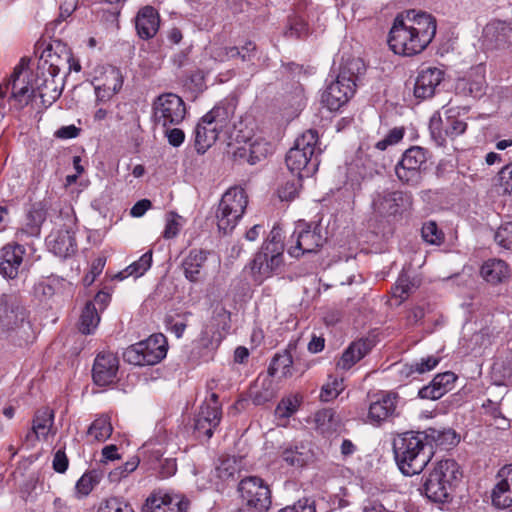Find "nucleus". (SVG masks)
<instances>
[{
  "instance_id": "nucleus-7",
  "label": "nucleus",
  "mask_w": 512,
  "mask_h": 512,
  "mask_svg": "<svg viewBox=\"0 0 512 512\" xmlns=\"http://www.w3.org/2000/svg\"><path fill=\"white\" fill-rule=\"evenodd\" d=\"M461 476L459 465L455 460L445 459L439 461L429 473L424 483L426 497L433 502H446Z\"/></svg>"
},
{
  "instance_id": "nucleus-9",
  "label": "nucleus",
  "mask_w": 512,
  "mask_h": 512,
  "mask_svg": "<svg viewBox=\"0 0 512 512\" xmlns=\"http://www.w3.org/2000/svg\"><path fill=\"white\" fill-rule=\"evenodd\" d=\"M167 350L166 337L157 333L126 348L123 358L133 365H155L166 357Z\"/></svg>"
},
{
  "instance_id": "nucleus-39",
  "label": "nucleus",
  "mask_w": 512,
  "mask_h": 512,
  "mask_svg": "<svg viewBox=\"0 0 512 512\" xmlns=\"http://www.w3.org/2000/svg\"><path fill=\"white\" fill-rule=\"evenodd\" d=\"M109 77L111 79V83L106 82L103 85L95 87L96 97L99 101H105L110 99L122 87L123 79L119 70L114 68L111 69Z\"/></svg>"
},
{
  "instance_id": "nucleus-57",
  "label": "nucleus",
  "mask_w": 512,
  "mask_h": 512,
  "mask_svg": "<svg viewBox=\"0 0 512 512\" xmlns=\"http://www.w3.org/2000/svg\"><path fill=\"white\" fill-rule=\"evenodd\" d=\"M498 182L503 193L512 195V163L500 170Z\"/></svg>"
},
{
  "instance_id": "nucleus-29",
  "label": "nucleus",
  "mask_w": 512,
  "mask_h": 512,
  "mask_svg": "<svg viewBox=\"0 0 512 512\" xmlns=\"http://www.w3.org/2000/svg\"><path fill=\"white\" fill-rule=\"evenodd\" d=\"M54 416V411L48 407H43L35 412L32 421V433L36 439H46L50 433L55 434V431H52Z\"/></svg>"
},
{
  "instance_id": "nucleus-5",
  "label": "nucleus",
  "mask_w": 512,
  "mask_h": 512,
  "mask_svg": "<svg viewBox=\"0 0 512 512\" xmlns=\"http://www.w3.org/2000/svg\"><path fill=\"white\" fill-rule=\"evenodd\" d=\"M284 244L281 229L273 227L261 249L250 263V270L255 282L262 283L271 277L283 263Z\"/></svg>"
},
{
  "instance_id": "nucleus-22",
  "label": "nucleus",
  "mask_w": 512,
  "mask_h": 512,
  "mask_svg": "<svg viewBox=\"0 0 512 512\" xmlns=\"http://www.w3.org/2000/svg\"><path fill=\"white\" fill-rule=\"evenodd\" d=\"M47 245L56 256L67 258L77 250L75 232L67 227L53 231L47 237Z\"/></svg>"
},
{
  "instance_id": "nucleus-18",
  "label": "nucleus",
  "mask_w": 512,
  "mask_h": 512,
  "mask_svg": "<svg viewBox=\"0 0 512 512\" xmlns=\"http://www.w3.org/2000/svg\"><path fill=\"white\" fill-rule=\"evenodd\" d=\"M24 246L17 242L7 243L0 249V275L4 278L15 279L23 263Z\"/></svg>"
},
{
  "instance_id": "nucleus-25",
  "label": "nucleus",
  "mask_w": 512,
  "mask_h": 512,
  "mask_svg": "<svg viewBox=\"0 0 512 512\" xmlns=\"http://www.w3.org/2000/svg\"><path fill=\"white\" fill-rule=\"evenodd\" d=\"M456 379V375L450 371L437 374L430 384L419 390L418 396L428 400L440 399L453 388Z\"/></svg>"
},
{
  "instance_id": "nucleus-45",
  "label": "nucleus",
  "mask_w": 512,
  "mask_h": 512,
  "mask_svg": "<svg viewBox=\"0 0 512 512\" xmlns=\"http://www.w3.org/2000/svg\"><path fill=\"white\" fill-rule=\"evenodd\" d=\"M343 378L329 377V381L322 386L320 399L329 402L335 399L344 390Z\"/></svg>"
},
{
  "instance_id": "nucleus-24",
  "label": "nucleus",
  "mask_w": 512,
  "mask_h": 512,
  "mask_svg": "<svg viewBox=\"0 0 512 512\" xmlns=\"http://www.w3.org/2000/svg\"><path fill=\"white\" fill-rule=\"evenodd\" d=\"M160 26V16L157 10L150 6L142 7L135 17L137 35L143 40L153 38Z\"/></svg>"
},
{
  "instance_id": "nucleus-47",
  "label": "nucleus",
  "mask_w": 512,
  "mask_h": 512,
  "mask_svg": "<svg viewBox=\"0 0 512 512\" xmlns=\"http://www.w3.org/2000/svg\"><path fill=\"white\" fill-rule=\"evenodd\" d=\"M240 468V464L235 457H225L220 460L216 467L217 475L222 480L233 477Z\"/></svg>"
},
{
  "instance_id": "nucleus-28",
  "label": "nucleus",
  "mask_w": 512,
  "mask_h": 512,
  "mask_svg": "<svg viewBox=\"0 0 512 512\" xmlns=\"http://www.w3.org/2000/svg\"><path fill=\"white\" fill-rule=\"evenodd\" d=\"M271 153L272 145L262 138L254 139L252 142L240 147L236 152L240 158L246 159V161L251 165L260 162Z\"/></svg>"
},
{
  "instance_id": "nucleus-43",
  "label": "nucleus",
  "mask_w": 512,
  "mask_h": 512,
  "mask_svg": "<svg viewBox=\"0 0 512 512\" xmlns=\"http://www.w3.org/2000/svg\"><path fill=\"white\" fill-rule=\"evenodd\" d=\"M272 381L270 379H264L261 383V387L256 384L250 390V398L255 405H263L270 401L274 397V391L272 389Z\"/></svg>"
},
{
  "instance_id": "nucleus-52",
  "label": "nucleus",
  "mask_w": 512,
  "mask_h": 512,
  "mask_svg": "<svg viewBox=\"0 0 512 512\" xmlns=\"http://www.w3.org/2000/svg\"><path fill=\"white\" fill-rule=\"evenodd\" d=\"M97 512H135L132 506L119 498H110L103 502Z\"/></svg>"
},
{
  "instance_id": "nucleus-58",
  "label": "nucleus",
  "mask_w": 512,
  "mask_h": 512,
  "mask_svg": "<svg viewBox=\"0 0 512 512\" xmlns=\"http://www.w3.org/2000/svg\"><path fill=\"white\" fill-rule=\"evenodd\" d=\"M307 31V24L303 20L299 18H293L290 20L289 27L286 30L285 35L291 38H301L307 34Z\"/></svg>"
},
{
  "instance_id": "nucleus-15",
  "label": "nucleus",
  "mask_w": 512,
  "mask_h": 512,
  "mask_svg": "<svg viewBox=\"0 0 512 512\" xmlns=\"http://www.w3.org/2000/svg\"><path fill=\"white\" fill-rule=\"evenodd\" d=\"M399 400L400 397L395 392L382 391L375 394L368 407L366 422L375 427L392 422L400 415L397 409Z\"/></svg>"
},
{
  "instance_id": "nucleus-64",
  "label": "nucleus",
  "mask_w": 512,
  "mask_h": 512,
  "mask_svg": "<svg viewBox=\"0 0 512 512\" xmlns=\"http://www.w3.org/2000/svg\"><path fill=\"white\" fill-rule=\"evenodd\" d=\"M291 512H316L314 502L310 499H301L291 506H287Z\"/></svg>"
},
{
  "instance_id": "nucleus-60",
  "label": "nucleus",
  "mask_w": 512,
  "mask_h": 512,
  "mask_svg": "<svg viewBox=\"0 0 512 512\" xmlns=\"http://www.w3.org/2000/svg\"><path fill=\"white\" fill-rule=\"evenodd\" d=\"M165 135L168 139L169 144L174 147L180 146L185 139L184 132L179 128L169 129V127H167L165 128Z\"/></svg>"
},
{
  "instance_id": "nucleus-20",
  "label": "nucleus",
  "mask_w": 512,
  "mask_h": 512,
  "mask_svg": "<svg viewBox=\"0 0 512 512\" xmlns=\"http://www.w3.org/2000/svg\"><path fill=\"white\" fill-rule=\"evenodd\" d=\"M491 499L497 508L507 509L512 506V464L505 465L498 471Z\"/></svg>"
},
{
  "instance_id": "nucleus-48",
  "label": "nucleus",
  "mask_w": 512,
  "mask_h": 512,
  "mask_svg": "<svg viewBox=\"0 0 512 512\" xmlns=\"http://www.w3.org/2000/svg\"><path fill=\"white\" fill-rule=\"evenodd\" d=\"M293 364L292 355L289 351L285 350L281 354H276L269 366V374L274 376L279 370L282 371L283 374H286L289 371V368Z\"/></svg>"
},
{
  "instance_id": "nucleus-38",
  "label": "nucleus",
  "mask_w": 512,
  "mask_h": 512,
  "mask_svg": "<svg viewBox=\"0 0 512 512\" xmlns=\"http://www.w3.org/2000/svg\"><path fill=\"white\" fill-rule=\"evenodd\" d=\"M441 358L435 355H429L416 360L410 365H404L400 371L406 377L413 376L414 374H424L435 369L440 363Z\"/></svg>"
},
{
  "instance_id": "nucleus-54",
  "label": "nucleus",
  "mask_w": 512,
  "mask_h": 512,
  "mask_svg": "<svg viewBox=\"0 0 512 512\" xmlns=\"http://www.w3.org/2000/svg\"><path fill=\"white\" fill-rule=\"evenodd\" d=\"M301 179L302 178L298 177V179L289 180L283 184L278 190L279 198L282 201H291L295 199L299 193Z\"/></svg>"
},
{
  "instance_id": "nucleus-59",
  "label": "nucleus",
  "mask_w": 512,
  "mask_h": 512,
  "mask_svg": "<svg viewBox=\"0 0 512 512\" xmlns=\"http://www.w3.org/2000/svg\"><path fill=\"white\" fill-rule=\"evenodd\" d=\"M177 471L175 458H163L159 460V474L162 478H169Z\"/></svg>"
},
{
  "instance_id": "nucleus-51",
  "label": "nucleus",
  "mask_w": 512,
  "mask_h": 512,
  "mask_svg": "<svg viewBox=\"0 0 512 512\" xmlns=\"http://www.w3.org/2000/svg\"><path fill=\"white\" fill-rule=\"evenodd\" d=\"M299 404L300 400L298 399L297 396H292L283 399L277 405L275 414L279 418H289L297 411Z\"/></svg>"
},
{
  "instance_id": "nucleus-17",
  "label": "nucleus",
  "mask_w": 512,
  "mask_h": 512,
  "mask_svg": "<svg viewBox=\"0 0 512 512\" xmlns=\"http://www.w3.org/2000/svg\"><path fill=\"white\" fill-rule=\"evenodd\" d=\"M119 360L112 352H100L94 361L92 369L93 381L98 386H107L116 379Z\"/></svg>"
},
{
  "instance_id": "nucleus-49",
  "label": "nucleus",
  "mask_w": 512,
  "mask_h": 512,
  "mask_svg": "<svg viewBox=\"0 0 512 512\" xmlns=\"http://www.w3.org/2000/svg\"><path fill=\"white\" fill-rule=\"evenodd\" d=\"M415 288V282L412 281L407 274H401L393 289V296L399 298L400 302H402Z\"/></svg>"
},
{
  "instance_id": "nucleus-36",
  "label": "nucleus",
  "mask_w": 512,
  "mask_h": 512,
  "mask_svg": "<svg viewBox=\"0 0 512 512\" xmlns=\"http://www.w3.org/2000/svg\"><path fill=\"white\" fill-rule=\"evenodd\" d=\"M234 114V109L230 105H216L209 112H207L203 118L209 121L221 132L224 131Z\"/></svg>"
},
{
  "instance_id": "nucleus-56",
  "label": "nucleus",
  "mask_w": 512,
  "mask_h": 512,
  "mask_svg": "<svg viewBox=\"0 0 512 512\" xmlns=\"http://www.w3.org/2000/svg\"><path fill=\"white\" fill-rule=\"evenodd\" d=\"M444 129L447 136L455 138L466 131L467 123L459 118L448 116Z\"/></svg>"
},
{
  "instance_id": "nucleus-50",
  "label": "nucleus",
  "mask_w": 512,
  "mask_h": 512,
  "mask_svg": "<svg viewBox=\"0 0 512 512\" xmlns=\"http://www.w3.org/2000/svg\"><path fill=\"white\" fill-rule=\"evenodd\" d=\"M139 465L138 457H131L122 466L112 470L108 477L111 482H119L121 479L127 477L131 472L136 470Z\"/></svg>"
},
{
  "instance_id": "nucleus-1",
  "label": "nucleus",
  "mask_w": 512,
  "mask_h": 512,
  "mask_svg": "<svg viewBox=\"0 0 512 512\" xmlns=\"http://www.w3.org/2000/svg\"><path fill=\"white\" fill-rule=\"evenodd\" d=\"M55 55L49 54L47 59L41 60L37 66L36 77L33 82L27 79L29 61L22 58L14 68L6 89H11L12 97L20 108L28 105L34 92L37 91L43 102L52 103L59 98L62 92L63 78H59L63 64Z\"/></svg>"
},
{
  "instance_id": "nucleus-11",
  "label": "nucleus",
  "mask_w": 512,
  "mask_h": 512,
  "mask_svg": "<svg viewBox=\"0 0 512 512\" xmlns=\"http://www.w3.org/2000/svg\"><path fill=\"white\" fill-rule=\"evenodd\" d=\"M243 505L248 512H267L271 506V491L257 476H249L238 484Z\"/></svg>"
},
{
  "instance_id": "nucleus-34",
  "label": "nucleus",
  "mask_w": 512,
  "mask_h": 512,
  "mask_svg": "<svg viewBox=\"0 0 512 512\" xmlns=\"http://www.w3.org/2000/svg\"><path fill=\"white\" fill-rule=\"evenodd\" d=\"M512 33L510 23L502 20H493L484 28V36L496 45L505 43Z\"/></svg>"
},
{
  "instance_id": "nucleus-6",
  "label": "nucleus",
  "mask_w": 512,
  "mask_h": 512,
  "mask_svg": "<svg viewBox=\"0 0 512 512\" xmlns=\"http://www.w3.org/2000/svg\"><path fill=\"white\" fill-rule=\"evenodd\" d=\"M362 62L359 59L348 61L340 70L336 81L327 86L321 101L330 111H338L355 92L356 81Z\"/></svg>"
},
{
  "instance_id": "nucleus-27",
  "label": "nucleus",
  "mask_w": 512,
  "mask_h": 512,
  "mask_svg": "<svg viewBox=\"0 0 512 512\" xmlns=\"http://www.w3.org/2000/svg\"><path fill=\"white\" fill-rule=\"evenodd\" d=\"M208 252L192 249L183 259L182 268L184 276L190 282H198L202 278V269L207 261Z\"/></svg>"
},
{
  "instance_id": "nucleus-40",
  "label": "nucleus",
  "mask_w": 512,
  "mask_h": 512,
  "mask_svg": "<svg viewBox=\"0 0 512 512\" xmlns=\"http://www.w3.org/2000/svg\"><path fill=\"white\" fill-rule=\"evenodd\" d=\"M243 50H247V53L240 52V49L235 46L220 48L216 52L215 58L219 59L220 61H224L227 59L240 57L242 61H251L252 58L255 56L256 45L255 43L248 41L243 46Z\"/></svg>"
},
{
  "instance_id": "nucleus-32",
  "label": "nucleus",
  "mask_w": 512,
  "mask_h": 512,
  "mask_svg": "<svg viewBox=\"0 0 512 512\" xmlns=\"http://www.w3.org/2000/svg\"><path fill=\"white\" fill-rule=\"evenodd\" d=\"M481 275L487 282L497 284L509 276V268L503 260L490 259L482 265Z\"/></svg>"
},
{
  "instance_id": "nucleus-14",
  "label": "nucleus",
  "mask_w": 512,
  "mask_h": 512,
  "mask_svg": "<svg viewBox=\"0 0 512 512\" xmlns=\"http://www.w3.org/2000/svg\"><path fill=\"white\" fill-rule=\"evenodd\" d=\"M426 154V150L419 146L407 149L395 167L397 178L408 185L419 184L427 166Z\"/></svg>"
},
{
  "instance_id": "nucleus-44",
  "label": "nucleus",
  "mask_w": 512,
  "mask_h": 512,
  "mask_svg": "<svg viewBox=\"0 0 512 512\" xmlns=\"http://www.w3.org/2000/svg\"><path fill=\"white\" fill-rule=\"evenodd\" d=\"M423 240L431 245H440L444 241V233L435 221H427L421 229Z\"/></svg>"
},
{
  "instance_id": "nucleus-61",
  "label": "nucleus",
  "mask_w": 512,
  "mask_h": 512,
  "mask_svg": "<svg viewBox=\"0 0 512 512\" xmlns=\"http://www.w3.org/2000/svg\"><path fill=\"white\" fill-rule=\"evenodd\" d=\"M166 326L167 329L175 334L177 338H181L186 327V319H183L182 321H176L173 317H168L166 319Z\"/></svg>"
},
{
  "instance_id": "nucleus-33",
  "label": "nucleus",
  "mask_w": 512,
  "mask_h": 512,
  "mask_svg": "<svg viewBox=\"0 0 512 512\" xmlns=\"http://www.w3.org/2000/svg\"><path fill=\"white\" fill-rule=\"evenodd\" d=\"M316 430L323 435L336 432L340 426V417L333 409H322L314 414Z\"/></svg>"
},
{
  "instance_id": "nucleus-37",
  "label": "nucleus",
  "mask_w": 512,
  "mask_h": 512,
  "mask_svg": "<svg viewBox=\"0 0 512 512\" xmlns=\"http://www.w3.org/2000/svg\"><path fill=\"white\" fill-rule=\"evenodd\" d=\"M100 322V314L95 303H86L79 319V331L89 335L94 333Z\"/></svg>"
},
{
  "instance_id": "nucleus-31",
  "label": "nucleus",
  "mask_w": 512,
  "mask_h": 512,
  "mask_svg": "<svg viewBox=\"0 0 512 512\" xmlns=\"http://www.w3.org/2000/svg\"><path fill=\"white\" fill-rule=\"evenodd\" d=\"M45 219V209L40 205H33L27 213L25 226L17 230L16 237L22 239L23 235L38 236Z\"/></svg>"
},
{
  "instance_id": "nucleus-8",
  "label": "nucleus",
  "mask_w": 512,
  "mask_h": 512,
  "mask_svg": "<svg viewBox=\"0 0 512 512\" xmlns=\"http://www.w3.org/2000/svg\"><path fill=\"white\" fill-rule=\"evenodd\" d=\"M248 204V197L242 187L229 188L218 205L217 226L224 234L232 232L242 218Z\"/></svg>"
},
{
  "instance_id": "nucleus-62",
  "label": "nucleus",
  "mask_w": 512,
  "mask_h": 512,
  "mask_svg": "<svg viewBox=\"0 0 512 512\" xmlns=\"http://www.w3.org/2000/svg\"><path fill=\"white\" fill-rule=\"evenodd\" d=\"M68 458L64 451L58 450L53 458V468L58 473H64L68 468Z\"/></svg>"
},
{
  "instance_id": "nucleus-12",
  "label": "nucleus",
  "mask_w": 512,
  "mask_h": 512,
  "mask_svg": "<svg viewBox=\"0 0 512 512\" xmlns=\"http://www.w3.org/2000/svg\"><path fill=\"white\" fill-rule=\"evenodd\" d=\"M372 209L381 217H397L412 206V195L401 190L379 189L372 195Z\"/></svg>"
},
{
  "instance_id": "nucleus-35",
  "label": "nucleus",
  "mask_w": 512,
  "mask_h": 512,
  "mask_svg": "<svg viewBox=\"0 0 512 512\" xmlns=\"http://www.w3.org/2000/svg\"><path fill=\"white\" fill-rule=\"evenodd\" d=\"M283 460L292 467L301 468L312 458L311 451L303 444L289 446L282 452Z\"/></svg>"
},
{
  "instance_id": "nucleus-26",
  "label": "nucleus",
  "mask_w": 512,
  "mask_h": 512,
  "mask_svg": "<svg viewBox=\"0 0 512 512\" xmlns=\"http://www.w3.org/2000/svg\"><path fill=\"white\" fill-rule=\"evenodd\" d=\"M220 133L218 128L202 117L194 131L196 151L199 154H204L216 142Z\"/></svg>"
},
{
  "instance_id": "nucleus-16",
  "label": "nucleus",
  "mask_w": 512,
  "mask_h": 512,
  "mask_svg": "<svg viewBox=\"0 0 512 512\" xmlns=\"http://www.w3.org/2000/svg\"><path fill=\"white\" fill-rule=\"evenodd\" d=\"M188 507L189 501L184 496L159 490L146 499L143 512H187Z\"/></svg>"
},
{
  "instance_id": "nucleus-19",
  "label": "nucleus",
  "mask_w": 512,
  "mask_h": 512,
  "mask_svg": "<svg viewBox=\"0 0 512 512\" xmlns=\"http://www.w3.org/2000/svg\"><path fill=\"white\" fill-rule=\"evenodd\" d=\"M443 79L444 71L440 68L427 67L422 69L415 81L414 96L420 100L433 97Z\"/></svg>"
},
{
  "instance_id": "nucleus-63",
  "label": "nucleus",
  "mask_w": 512,
  "mask_h": 512,
  "mask_svg": "<svg viewBox=\"0 0 512 512\" xmlns=\"http://www.w3.org/2000/svg\"><path fill=\"white\" fill-rule=\"evenodd\" d=\"M80 128L75 125L62 126L55 132V137L59 139H72L76 138L80 133Z\"/></svg>"
},
{
  "instance_id": "nucleus-23",
  "label": "nucleus",
  "mask_w": 512,
  "mask_h": 512,
  "mask_svg": "<svg viewBox=\"0 0 512 512\" xmlns=\"http://www.w3.org/2000/svg\"><path fill=\"white\" fill-rule=\"evenodd\" d=\"M221 420V409L219 406H210L205 403L201 406L200 411L195 419V432L198 437L211 438L214 429L219 425Z\"/></svg>"
},
{
  "instance_id": "nucleus-55",
  "label": "nucleus",
  "mask_w": 512,
  "mask_h": 512,
  "mask_svg": "<svg viewBox=\"0 0 512 512\" xmlns=\"http://www.w3.org/2000/svg\"><path fill=\"white\" fill-rule=\"evenodd\" d=\"M495 241L505 249L512 250V222L501 225L495 233Z\"/></svg>"
},
{
  "instance_id": "nucleus-13",
  "label": "nucleus",
  "mask_w": 512,
  "mask_h": 512,
  "mask_svg": "<svg viewBox=\"0 0 512 512\" xmlns=\"http://www.w3.org/2000/svg\"><path fill=\"white\" fill-rule=\"evenodd\" d=\"M186 114L185 103L174 93H164L153 103V119L162 128L180 124Z\"/></svg>"
},
{
  "instance_id": "nucleus-41",
  "label": "nucleus",
  "mask_w": 512,
  "mask_h": 512,
  "mask_svg": "<svg viewBox=\"0 0 512 512\" xmlns=\"http://www.w3.org/2000/svg\"><path fill=\"white\" fill-rule=\"evenodd\" d=\"M113 427L108 416L102 415L96 418L88 428L87 435L92 439L103 442L112 434Z\"/></svg>"
},
{
  "instance_id": "nucleus-53",
  "label": "nucleus",
  "mask_w": 512,
  "mask_h": 512,
  "mask_svg": "<svg viewBox=\"0 0 512 512\" xmlns=\"http://www.w3.org/2000/svg\"><path fill=\"white\" fill-rule=\"evenodd\" d=\"M182 226V217L174 212H170L166 216V225L163 237L166 239L174 238L180 231Z\"/></svg>"
},
{
  "instance_id": "nucleus-4",
  "label": "nucleus",
  "mask_w": 512,
  "mask_h": 512,
  "mask_svg": "<svg viewBox=\"0 0 512 512\" xmlns=\"http://www.w3.org/2000/svg\"><path fill=\"white\" fill-rule=\"evenodd\" d=\"M318 133L307 130L299 136L286 155L288 169L299 178L310 177L318 169L319 160L316 155Z\"/></svg>"
},
{
  "instance_id": "nucleus-46",
  "label": "nucleus",
  "mask_w": 512,
  "mask_h": 512,
  "mask_svg": "<svg viewBox=\"0 0 512 512\" xmlns=\"http://www.w3.org/2000/svg\"><path fill=\"white\" fill-rule=\"evenodd\" d=\"M100 481L96 471L84 473L76 482L75 489L81 496H87Z\"/></svg>"
},
{
  "instance_id": "nucleus-21",
  "label": "nucleus",
  "mask_w": 512,
  "mask_h": 512,
  "mask_svg": "<svg viewBox=\"0 0 512 512\" xmlns=\"http://www.w3.org/2000/svg\"><path fill=\"white\" fill-rule=\"evenodd\" d=\"M487 84L485 69L479 65L470 71L456 83V92L465 97L480 98L485 94Z\"/></svg>"
},
{
  "instance_id": "nucleus-42",
  "label": "nucleus",
  "mask_w": 512,
  "mask_h": 512,
  "mask_svg": "<svg viewBox=\"0 0 512 512\" xmlns=\"http://www.w3.org/2000/svg\"><path fill=\"white\" fill-rule=\"evenodd\" d=\"M152 264V251L144 253L137 261H134L127 266L123 271L119 272L117 277L121 280L128 276L138 278L142 276Z\"/></svg>"
},
{
  "instance_id": "nucleus-10",
  "label": "nucleus",
  "mask_w": 512,
  "mask_h": 512,
  "mask_svg": "<svg viewBox=\"0 0 512 512\" xmlns=\"http://www.w3.org/2000/svg\"><path fill=\"white\" fill-rule=\"evenodd\" d=\"M325 242L326 237L319 224L298 221L288 241V253L296 258L317 253Z\"/></svg>"
},
{
  "instance_id": "nucleus-3",
  "label": "nucleus",
  "mask_w": 512,
  "mask_h": 512,
  "mask_svg": "<svg viewBox=\"0 0 512 512\" xmlns=\"http://www.w3.org/2000/svg\"><path fill=\"white\" fill-rule=\"evenodd\" d=\"M428 438L435 441L437 445H443L447 441L450 444L458 442L456 434L452 430L430 429L429 434L406 432L398 435L393 440V453L396 464L404 475L419 474L430 462L434 451Z\"/></svg>"
},
{
  "instance_id": "nucleus-2",
  "label": "nucleus",
  "mask_w": 512,
  "mask_h": 512,
  "mask_svg": "<svg viewBox=\"0 0 512 512\" xmlns=\"http://www.w3.org/2000/svg\"><path fill=\"white\" fill-rule=\"evenodd\" d=\"M436 30V19L431 14L421 10H407L395 17L388 44L395 54L416 55L432 42Z\"/></svg>"
},
{
  "instance_id": "nucleus-30",
  "label": "nucleus",
  "mask_w": 512,
  "mask_h": 512,
  "mask_svg": "<svg viewBox=\"0 0 512 512\" xmlns=\"http://www.w3.org/2000/svg\"><path fill=\"white\" fill-rule=\"evenodd\" d=\"M370 349V343L366 340H359L351 343L337 362V367L343 370L350 369L355 363L367 355Z\"/></svg>"
}]
</instances>
